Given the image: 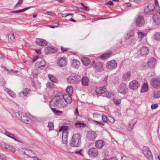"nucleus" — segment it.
I'll return each instance as SVG.
<instances>
[{
  "mask_svg": "<svg viewBox=\"0 0 160 160\" xmlns=\"http://www.w3.org/2000/svg\"><path fill=\"white\" fill-rule=\"evenodd\" d=\"M96 92L98 95H102L103 97L108 98H111L113 95L112 93L107 91L105 87L97 88Z\"/></svg>",
  "mask_w": 160,
  "mask_h": 160,
  "instance_id": "1",
  "label": "nucleus"
},
{
  "mask_svg": "<svg viewBox=\"0 0 160 160\" xmlns=\"http://www.w3.org/2000/svg\"><path fill=\"white\" fill-rule=\"evenodd\" d=\"M81 136L79 133L74 134L70 141V145L72 147H78L81 144Z\"/></svg>",
  "mask_w": 160,
  "mask_h": 160,
  "instance_id": "2",
  "label": "nucleus"
},
{
  "mask_svg": "<svg viewBox=\"0 0 160 160\" xmlns=\"http://www.w3.org/2000/svg\"><path fill=\"white\" fill-rule=\"evenodd\" d=\"M19 152L21 155L25 158H31L35 154L31 150L27 148H21Z\"/></svg>",
  "mask_w": 160,
  "mask_h": 160,
  "instance_id": "3",
  "label": "nucleus"
},
{
  "mask_svg": "<svg viewBox=\"0 0 160 160\" xmlns=\"http://www.w3.org/2000/svg\"><path fill=\"white\" fill-rule=\"evenodd\" d=\"M16 116L23 122L29 124L31 122L30 119L27 116L19 112H16Z\"/></svg>",
  "mask_w": 160,
  "mask_h": 160,
  "instance_id": "4",
  "label": "nucleus"
},
{
  "mask_svg": "<svg viewBox=\"0 0 160 160\" xmlns=\"http://www.w3.org/2000/svg\"><path fill=\"white\" fill-rule=\"evenodd\" d=\"M143 154L148 160H153V157L151 151L148 147H143L142 148Z\"/></svg>",
  "mask_w": 160,
  "mask_h": 160,
  "instance_id": "5",
  "label": "nucleus"
},
{
  "mask_svg": "<svg viewBox=\"0 0 160 160\" xmlns=\"http://www.w3.org/2000/svg\"><path fill=\"white\" fill-rule=\"evenodd\" d=\"M68 83L71 84H77L80 81V77L78 76H71L67 79Z\"/></svg>",
  "mask_w": 160,
  "mask_h": 160,
  "instance_id": "6",
  "label": "nucleus"
},
{
  "mask_svg": "<svg viewBox=\"0 0 160 160\" xmlns=\"http://www.w3.org/2000/svg\"><path fill=\"white\" fill-rule=\"evenodd\" d=\"M157 63L156 59L154 58H151L148 59L147 64L144 66L145 69L148 68H152L155 66Z\"/></svg>",
  "mask_w": 160,
  "mask_h": 160,
  "instance_id": "7",
  "label": "nucleus"
},
{
  "mask_svg": "<svg viewBox=\"0 0 160 160\" xmlns=\"http://www.w3.org/2000/svg\"><path fill=\"white\" fill-rule=\"evenodd\" d=\"M155 8L153 4H150L145 7L144 15L148 16L152 14Z\"/></svg>",
  "mask_w": 160,
  "mask_h": 160,
  "instance_id": "8",
  "label": "nucleus"
},
{
  "mask_svg": "<svg viewBox=\"0 0 160 160\" xmlns=\"http://www.w3.org/2000/svg\"><path fill=\"white\" fill-rule=\"evenodd\" d=\"M97 135L94 131H89L87 132L86 138L88 141H93L96 139Z\"/></svg>",
  "mask_w": 160,
  "mask_h": 160,
  "instance_id": "9",
  "label": "nucleus"
},
{
  "mask_svg": "<svg viewBox=\"0 0 160 160\" xmlns=\"http://www.w3.org/2000/svg\"><path fill=\"white\" fill-rule=\"evenodd\" d=\"M150 84L153 88L158 89L160 88V81L158 79L154 78L152 79Z\"/></svg>",
  "mask_w": 160,
  "mask_h": 160,
  "instance_id": "10",
  "label": "nucleus"
},
{
  "mask_svg": "<svg viewBox=\"0 0 160 160\" xmlns=\"http://www.w3.org/2000/svg\"><path fill=\"white\" fill-rule=\"evenodd\" d=\"M88 153L91 158H94L98 156V152L96 148H92L88 149Z\"/></svg>",
  "mask_w": 160,
  "mask_h": 160,
  "instance_id": "11",
  "label": "nucleus"
},
{
  "mask_svg": "<svg viewBox=\"0 0 160 160\" xmlns=\"http://www.w3.org/2000/svg\"><path fill=\"white\" fill-rule=\"evenodd\" d=\"M106 68L108 69H113L117 67V63L114 60L108 62L107 63Z\"/></svg>",
  "mask_w": 160,
  "mask_h": 160,
  "instance_id": "12",
  "label": "nucleus"
},
{
  "mask_svg": "<svg viewBox=\"0 0 160 160\" xmlns=\"http://www.w3.org/2000/svg\"><path fill=\"white\" fill-rule=\"evenodd\" d=\"M56 62L57 65L61 67H65L67 64V60L64 58L61 57L58 58Z\"/></svg>",
  "mask_w": 160,
  "mask_h": 160,
  "instance_id": "13",
  "label": "nucleus"
},
{
  "mask_svg": "<svg viewBox=\"0 0 160 160\" xmlns=\"http://www.w3.org/2000/svg\"><path fill=\"white\" fill-rule=\"evenodd\" d=\"M127 91V88L126 84L124 83H122L118 88V92L121 94H124L126 93Z\"/></svg>",
  "mask_w": 160,
  "mask_h": 160,
  "instance_id": "14",
  "label": "nucleus"
},
{
  "mask_svg": "<svg viewBox=\"0 0 160 160\" xmlns=\"http://www.w3.org/2000/svg\"><path fill=\"white\" fill-rule=\"evenodd\" d=\"M92 66L94 67L97 72L101 71L103 70L102 64L101 63L97 62L95 63L94 62H92Z\"/></svg>",
  "mask_w": 160,
  "mask_h": 160,
  "instance_id": "15",
  "label": "nucleus"
},
{
  "mask_svg": "<svg viewBox=\"0 0 160 160\" xmlns=\"http://www.w3.org/2000/svg\"><path fill=\"white\" fill-rule=\"evenodd\" d=\"M136 23L137 26L140 27L143 26L145 23V21L143 17L139 16L136 20Z\"/></svg>",
  "mask_w": 160,
  "mask_h": 160,
  "instance_id": "16",
  "label": "nucleus"
},
{
  "mask_svg": "<svg viewBox=\"0 0 160 160\" xmlns=\"http://www.w3.org/2000/svg\"><path fill=\"white\" fill-rule=\"evenodd\" d=\"M149 52V50L148 48L146 47H143L141 49L138 51V54L140 56L146 55Z\"/></svg>",
  "mask_w": 160,
  "mask_h": 160,
  "instance_id": "17",
  "label": "nucleus"
},
{
  "mask_svg": "<svg viewBox=\"0 0 160 160\" xmlns=\"http://www.w3.org/2000/svg\"><path fill=\"white\" fill-rule=\"evenodd\" d=\"M31 90L27 88H25L22 91L19 92L18 95L22 98L25 97H27L28 95L29 94Z\"/></svg>",
  "mask_w": 160,
  "mask_h": 160,
  "instance_id": "18",
  "label": "nucleus"
},
{
  "mask_svg": "<svg viewBox=\"0 0 160 160\" xmlns=\"http://www.w3.org/2000/svg\"><path fill=\"white\" fill-rule=\"evenodd\" d=\"M139 87V84L136 80H133L130 82L129 84V88L132 90H136Z\"/></svg>",
  "mask_w": 160,
  "mask_h": 160,
  "instance_id": "19",
  "label": "nucleus"
},
{
  "mask_svg": "<svg viewBox=\"0 0 160 160\" xmlns=\"http://www.w3.org/2000/svg\"><path fill=\"white\" fill-rule=\"evenodd\" d=\"M60 100V98L59 97L54 98L52 101L50 102V106H52L53 107H58Z\"/></svg>",
  "mask_w": 160,
  "mask_h": 160,
  "instance_id": "20",
  "label": "nucleus"
},
{
  "mask_svg": "<svg viewBox=\"0 0 160 160\" xmlns=\"http://www.w3.org/2000/svg\"><path fill=\"white\" fill-rule=\"evenodd\" d=\"M2 146L6 149H8L11 151L12 152H16V149L12 146L6 144L5 143L3 142L1 144Z\"/></svg>",
  "mask_w": 160,
  "mask_h": 160,
  "instance_id": "21",
  "label": "nucleus"
},
{
  "mask_svg": "<svg viewBox=\"0 0 160 160\" xmlns=\"http://www.w3.org/2000/svg\"><path fill=\"white\" fill-rule=\"evenodd\" d=\"M46 63L44 60H41L40 61H38L35 64L37 68L42 69L44 68L46 65Z\"/></svg>",
  "mask_w": 160,
  "mask_h": 160,
  "instance_id": "22",
  "label": "nucleus"
},
{
  "mask_svg": "<svg viewBox=\"0 0 160 160\" xmlns=\"http://www.w3.org/2000/svg\"><path fill=\"white\" fill-rule=\"evenodd\" d=\"M68 128L67 126H62L59 129L58 131L60 132L63 131L62 133V137H67L68 133L67 130Z\"/></svg>",
  "mask_w": 160,
  "mask_h": 160,
  "instance_id": "23",
  "label": "nucleus"
},
{
  "mask_svg": "<svg viewBox=\"0 0 160 160\" xmlns=\"http://www.w3.org/2000/svg\"><path fill=\"white\" fill-rule=\"evenodd\" d=\"M36 42L37 44L39 46H45L47 45V41L43 39L37 38Z\"/></svg>",
  "mask_w": 160,
  "mask_h": 160,
  "instance_id": "24",
  "label": "nucleus"
},
{
  "mask_svg": "<svg viewBox=\"0 0 160 160\" xmlns=\"http://www.w3.org/2000/svg\"><path fill=\"white\" fill-rule=\"evenodd\" d=\"M72 95L67 94H64L62 95L63 98L65 101L68 104H70L72 102V99L71 97Z\"/></svg>",
  "mask_w": 160,
  "mask_h": 160,
  "instance_id": "25",
  "label": "nucleus"
},
{
  "mask_svg": "<svg viewBox=\"0 0 160 160\" xmlns=\"http://www.w3.org/2000/svg\"><path fill=\"white\" fill-rule=\"evenodd\" d=\"M104 142L102 140L97 141L95 142V146L98 149H101L104 146Z\"/></svg>",
  "mask_w": 160,
  "mask_h": 160,
  "instance_id": "26",
  "label": "nucleus"
},
{
  "mask_svg": "<svg viewBox=\"0 0 160 160\" xmlns=\"http://www.w3.org/2000/svg\"><path fill=\"white\" fill-rule=\"evenodd\" d=\"M153 20L155 24L157 25L160 24V16L154 15L152 17Z\"/></svg>",
  "mask_w": 160,
  "mask_h": 160,
  "instance_id": "27",
  "label": "nucleus"
},
{
  "mask_svg": "<svg viewBox=\"0 0 160 160\" xmlns=\"http://www.w3.org/2000/svg\"><path fill=\"white\" fill-rule=\"evenodd\" d=\"M134 34V31L131 30L129 31L124 36V38L126 40H128L132 37Z\"/></svg>",
  "mask_w": 160,
  "mask_h": 160,
  "instance_id": "28",
  "label": "nucleus"
},
{
  "mask_svg": "<svg viewBox=\"0 0 160 160\" xmlns=\"http://www.w3.org/2000/svg\"><path fill=\"white\" fill-rule=\"evenodd\" d=\"M88 81L89 79L87 77H83L81 80L82 85L84 86H88Z\"/></svg>",
  "mask_w": 160,
  "mask_h": 160,
  "instance_id": "29",
  "label": "nucleus"
},
{
  "mask_svg": "<svg viewBox=\"0 0 160 160\" xmlns=\"http://www.w3.org/2000/svg\"><path fill=\"white\" fill-rule=\"evenodd\" d=\"M67 105V103L64 101L63 99L60 98L58 107L59 108H65Z\"/></svg>",
  "mask_w": 160,
  "mask_h": 160,
  "instance_id": "30",
  "label": "nucleus"
},
{
  "mask_svg": "<svg viewBox=\"0 0 160 160\" xmlns=\"http://www.w3.org/2000/svg\"><path fill=\"white\" fill-rule=\"evenodd\" d=\"M131 77V73L130 72L125 73L123 76V79L125 81L129 80Z\"/></svg>",
  "mask_w": 160,
  "mask_h": 160,
  "instance_id": "31",
  "label": "nucleus"
},
{
  "mask_svg": "<svg viewBox=\"0 0 160 160\" xmlns=\"http://www.w3.org/2000/svg\"><path fill=\"white\" fill-rule=\"evenodd\" d=\"M72 68H78L80 65V62L77 60L75 59L72 61Z\"/></svg>",
  "mask_w": 160,
  "mask_h": 160,
  "instance_id": "32",
  "label": "nucleus"
},
{
  "mask_svg": "<svg viewBox=\"0 0 160 160\" xmlns=\"http://www.w3.org/2000/svg\"><path fill=\"white\" fill-rule=\"evenodd\" d=\"M4 133L5 134V135L13 139L15 141L18 142H20L18 141V139L13 134L10 133L8 131L5 132Z\"/></svg>",
  "mask_w": 160,
  "mask_h": 160,
  "instance_id": "33",
  "label": "nucleus"
},
{
  "mask_svg": "<svg viewBox=\"0 0 160 160\" xmlns=\"http://www.w3.org/2000/svg\"><path fill=\"white\" fill-rule=\"evenodd\" d=\"M81 61L83 65L87 66L90 62V60L87 57H83L81 59Z\"/></svg>",
  "mask_w": 160,
  "mask_h": 160,
  "instance_id": "34",
  "label": "nucleus"
},
{
  "mask_svg": "<svg viewBox=\"0 0 160 160\" xmlns=\"http://www.w3.org/2000/svg\"><path fill=\"white\" fill-rule=\"evenodd\" d=\"M4 90L11 97L13 98H15L16 97V94L13 91H11V90L5 88H4Z\"/></svg>",
  "mask_w": 160,
  "mask_h": 160,
  "instance_id": "35",
  "label": "nucleus"
},
{
  "mask_svg": "<svg viewBox=\"0 0 160 160\" xmlns=\"http://www.w3.org/2000/svg\"><path fill=\"white\" fill-rule=\"evenodd\" d=\"M95 115L97 116L98 117H102V119L104 122H107L108 118L106 115H102L101 116V115L99 114H94Z\"/></svg>",
  "mask_w": 160,
  "mask_h": 160,
  "instance_id": "36",
  "label": "nucleus"
},
{
  "mask_svg": "<svg viewBox=\"0 0 160 160\" xmlns=\"http://www.w3.org/2000/svg\"><path fill=\"white\" fill-rule=\"evenodd\" d=\"M148 90V84L147 83H144L142 86L141 90V92H144Z\"/></svg>",
  "mask_w": 160,
  "mask_h": 160,
  "instance_id": "37",
  "label": "nucleus"
},
{
  "mask_svg": "<svg viewBox=\"0 0 160 160\" xmlns=\"http://www.w3.org/2000/svg\"><path fill=\"white\" fill-rule=\"evenodd\" d=\"M133 121H134V122H133V125H132L130 124H128V130L129 131H131L133 129L134 126L135 125V124H136V123L137 122V118H134L133 119V120L132 121V122Z\"/></svg>",
  "mask_w": 160,
  "mask_h": 160,
  "instance_id": "38",
  "label": "nucleus"
},
{
  "mask_svg": "<svg viewBox=\"0 0 160 160\" xmlns=\"http://www.w3.org/2000/svg\"><path fill=\"white\" fill-rule=\"evenodd\" d=\"M154 39L158 42H160V32H156L154 35Z\"/></svg>",
  "mask_w": 160,
  "mask_h": 160,
  "instance_id": "39",
  "label": "nucleus"
},
{
  "mask_svg": "<svg viewBox=\"0 0 160 160\" xmlns=\"http://www.w3.org/2000/svg\"><path fill=\"white\" fill-rule=\"evenodd\" d=\"M110 54L108 53H105L100 56V58L102 59H106L110 57Z\"/></svg>",
  "mask_w": 160,
  "mask_h": 160,
  "instance_id": "40",
  "label": "nucleus"
},
{
  "mask_svg": "<svg viewBox=\"0 0 160 160\" xmlns=\"http://www.w3.org/2000/svg\"><path fill=\"white\" fill-rule=\"evenodd\" d=\"M68 95H72L73 92V88L72 87H68L66 89Z\"/></svg>",
  "mask_w": 160,
  "mask_h": 160,
  "instance_id": "41",
  "label": "nucleus"
},
{
  "mask_svg": "<svg viewBox=\"0 0 160 160\" xmlns=\"http://www.w3.org/2000/svg\"><path fill=\"white\" fill-rule=\"evenodd\" d=\"M74 125L75 127L77 128H80L85 126V123L79 122L75 123Z\"/></svg>",
  "mask_w": 160,
  "mask_h": 160,
  "instance_id": "42",
  "label": "nucleus"
},
{
  "mask_svg": "<svg viewBox=\"0 0 160 160\" xmlns=\"http://www.w3.org/2000/svg\"><path fill=\"white\" fill-rule=\"evenodd\" d=\"M51 109L52 111V112L55 115H61L62 113V111L57 110H56L55 108H51Z\"/></svg>",
  "mask_w": 160,
  "mask_h": 160,
  "instance_id": "43",
  "label": "nucleus"
},
{
  "mask_svg": "<svg viewBox=\"0 0 160 160\" xmlns=\"http://www.w3.org/2000/svg\"><path fill=\"white\" fill-rule=\"evenodd\" d=\"M48 77L50 80L52 81V82H56L58 81L56 77L52 75H48Z\"/></svg>",
  "mask_w": 160,
  "mask_h": 160,
  "instance_id": "44",
  "label": "nucleus"
},
{
  "mask_svg": "<svg viewBox=\"0 0 160 160\" xmlns=\"http://www.w3.org/2000/svg\"><path fill=\"white\" fill-rule=\"evenodd\" d=\"M153 97L154 98H160V91H154Z\"/></svg>",
  "mask_w": 160,
  "mask_h": 160,
  "instance_id": "45",
  "label": "nucleus"
},
{
  "mask_svg": "<svg viewBox=\"0 0 160 160\" xmlns=\"http://www.w3.org/2000/svg\"><path fill=\"white\" fill-rule=\"evenodd\" d=\"M138 38H139L140 40L141 39L145 36V33L142 32H138Z\"/></svg>",
  "mask_w": 160,
  "mask_h": 160,
  "instance_id": "46",
  "label": "nucleus"
},
{
  "mask_svg": "<svg viewBox=\"0 0 160 160\" xmlns=\"http://www.w3.org/2000/svg\"><path fill=\"white\" fill-rule=\"evenodd\" d=\"M47 87L49 88H52L54 87V85L52 82H49L47 84Z\"/></svg>",
  "mask_w": 160,
  "mask_h": 160,
  "instance_id": "47",
  "label": "nucleus"
},
{
  "mask_svg": "<svg viewBox=\"0 0 160 160\" xmlns=\"http://www.w3.org/2000/svg\"><path fill=\"white\" fill-rule=\"evenodd\" d=\"M113 101L117 105H119L121 103V100L120 99H116L115 98H113Z\"/></svg>",
  "mask_w": 160,
  "mask_h": 160,
  "instance_id": "48",
  "label": "nucleus"
},
{
  "mask_svg": "<svg viewBox=\"0 0 160 160\" xmlns=\"http://www.w3.org/2000/svg\"><path fill=\"white\" fill-rule=\"evenodd\" d=\"M48 127L49 128V130H52L53 129L54 126L53 124L51 122H49L48 125Z\"/></svg>",
  "mask_w": 160,
  "mask_h": 160,
  "instance_id": "49",
  "label": "nucleus"
},
{
  "mask_svg": "<svg viewBox=\"0 0 160 160\" xmlns=\"http://www.w3.org/2000/svg\"><path fill=\"white\" fill-rule=\"evenodd\" d=\"M136 42V39L134 38H132L131 39V42H130V44L131 45L134 44Z\"/></svg>",
  "mask_w": 160,
  "mask_h": 160,
  "instance_id": "50",
  "label": "nucleus"
},
{
  "mask_svg": "<svg viewBox=\"0 0 160 160\" xmlns=\"http://www.w3.org/2000/svg\"><path fill=\"white\" fill-rule=\"evenodd\" d=\"M80 4L83 7V8H82V9L86 10V11L89 10V8L87 6H84L83 3H81Z\"/></svg>",
  "mask_w": 160,
  "mask_h": 160,
  "instance_id": "51",
  "label": "nucleus"
},
{
  "mask_svg": "<svg viewBox=\"0 0 160 160\" xmlns=\"http://www.w3.org/2000/svg\"><path fill=\"white\" fill-rule=\"evenodd\" d=\"M155 3V8L156 9L158 10V8H159V4L157 0H154Z\"/></svg>",
  "mask_w": 160,
  "mask_h": 160,
  "instance_id": "52",
  "label": "nucleus"
},
{
  "mask_svg": "<svg viewBox=\"0 0 160 160\" xmlns=\"http://www.w3.org/2000/svg\"><path fill=\"white\" fill-rule=\"evenodd\" d=\"M62 140L63 141V143L64 144H66L67 142V137H62Z\"/></svg>",
  "mask_w": 160,
  "mask_h": 160,
  "instance_id": "53",
  "label": "nucleus"
},
{
  "mask_svg": "<svg viewBox=\"0 0 160 160\" xmlns=\"http://www.w3.org/2000/svg\"><path fill=\"white\" fill-rule=\"evenodd\" d=\"M31 8V7H28V8H24L22 9L19 10V13H20V12H23L25 11L26 10H27Z\"/></svg>",
  "mask_w": 160,
  "mask_h": 160,
  "instance_id": "54",
  "label": "nucleus"
},
{
  "mask_svg": "<svg viewBox=\"0 0 160 160\" xmlns=\"http://www.w3.org/2000/svg\"><path fill=\"white\" fill-rule=\"evenodd\" d=\"M158 107V105L157 104H152L151 106V108L152 109H156Z\"/></svg>",
  "mask_w": 160,
  "mask_h": 160,
  "instance_id": "55",
  "label": "nucleus"
},
{
  "mask_svg": "<svg viewBox=\"0 0 160 160\" xmlns=\"http://www.w3.org/2000/svg\"><path fill=\"white\" fill-rule=\"evenodd\" d=\"M82 151V149H81L79 151H75V153L77 154H78L82 156V153L81 151Z\"/></svg>",
  "mask_w": 160,
  "mask_h": 160,
  "instance_id": "56",
  "label": "nucleus"
},
{
  "mask_svg": "<svg viewBox=\"0 0 160 160\" xmlns=\"http://www.w3.org/2000/svg\"><path fill=\"white\" fill-rule=\"evenodd\" d=\"M74 114L76 116H77L78 115L79 112H78V108H76V109L74 111Z\"/></svg>",
  "mask_w": 160,
  "mask_h": 160,
  "instance_id": "57",
  "label": "nucleus"
},
{
  "mask_svg": "<svg viewBox=\"0 0 160 160\" xmlns=\"http://www.w3.org/2000/svg\"><path fill=\"white\" fill-rule=\"evenodd\" d=\"M0 159H2V160H5L6 159V158H5V156L3 155L0 153Z\"/></svg>",
  "mask_w": 160,
  "mask_h": 160,
  "instance_id": "58",
  "label": "nucleus"
},
{
  "mask_svg": "<svg viewBox=\"0 0 160 160\" xmlns=\"http://www.w3.org/2000/svg\"><path fill=\"white\" fill-rule=\"evenodd\" d=\"M23 2V0H19L18 2L16 4L15 7H18V4H21Z\"/></svg>",
  "mask_w": 160,
  "mask_h": 160,
  "instance_id": "59",
  "label": "nucleus"
},
{
  "mask_svg": "<svg viewBox=\"0 0 160 160\" xmlns=\"http://www.w3.org/2000/svg\"><path fill=\"white\" fill-rule=\"evenodd\" d=\"M105 3L106 4L109 5L111 6H112L113 5V2L111 1H109L107 2H106Z\"/></svg>",
  "mask_w": 160,
  "mask_h": 160,
  "instance_id": "60",
  "label": "nucleus"
},
{
  "mask_svg": "<svg viewBox=\"0 0 160 160\" xmlns=\"http://www.w3.org/2000/svg\"><path fill=\"white\" fill-rule=\"evenodd\" d=\"M8 38L9 39V38H10V39H14L15 38L14 36V34H12V35H8Z\"/></svg>",
  "mask_w": 160,
  "mask_h": 160,
  "instance_id": "61",
  "label": "nucleus"
},
{
  "mask_svg": "<svg viewBox=\"0 0 160 160\" xmlns=\"http://www.w3.org/2000/svg\"><path fill=\"white\" fill-rule=\"evenodd\" d=\"M31 158H33L34 160H39V159L38 158L35 156V154L34 155H32V156L31 157Z\"/></svg>",
  "mask_w": 160,
  "mask_h": 160,
  "instance_id": "62",
  "label": "nucleus"
},
{
  "mask_svg": "<svg viewBox=\"0 0 160 160\" xmlns=\"http://www.w3.org/2000/svg\"><path fill=\"white\" fill-rule=\"evenodd\" d=\"M38 58V56H37L36 57H33L32 59V62H35L37 59Z\"/></svg>",
  "mask_w": 160,
  "mask_h": 160,
  "instance_id": "63",
  "label": "nucleus"
},
{
  "mask_svg": "<svg viewBox=\"0 0 160 160\" xmlns=\"http://www.w3.org/2000/svg\"><path fill=\"white\" fill-rule=\"evenodd\" d=\"M61 50H62V51L64 52H65L66 51H67L68 50V49H67V48H63V47H61Z\"/></svg>",
  "mask_w": 160,
  "mask_h": 160,
  "instance_id": "64",
  "label": "nucleus"
}]
</instances>
